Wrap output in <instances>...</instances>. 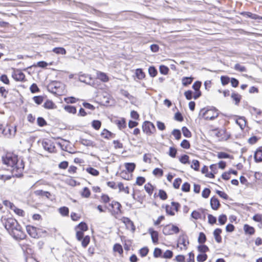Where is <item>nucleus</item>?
Masks as SVG:
<instances>
[{"instance_id": "obj_45", "label": "nucleus", "mask_w": 262, "mask_h": 262, "mask_svg": "<svg viewBox=\"0 0 262 262\" xmlns=\"http://www.w3.org/2000/svg\"><path fill=\"white\" fill-rule=\"evenodd\" d=\"M37 124L40 127H43L47 125V122L42 117H39L37 118Z\"/></svg>"}, {"instance_id": "obj_49", "label": "nucleus", "mask_w": 262, "mask_h": 262, "mask_svg": "<svg viewBox=\"0 0 262 262\" xmlns=\"http://www.w3.org/2000/svg\"><path fill=\"white\" fill-rule=\"evenodd\" d=\"M48 233L46 230L37 228V238L40 237H45L47 235Z\"/></svg>"}, {"instance_id": "obj_31", "label": "nucleus", "mask_w": 262, "mask_h": 262, "mask_svg": "<svg viewBox=\"0 0 262 262\" xmlns=\"http://www.w3.org/2000/svg\"><path fill=\"white\" fill-rule=\"evenodd\" d=\"M232 99L235 101V104L238 105L241 100L242 96L238 93H233L231 96Z\"/></svg>"}, {"instance_id": "obj_60", "label": "nucleus", "mask_w": 262, "mask_h": 262, "mask_svg": "<svg viewBox=\"0 0 262 262\" xmlns=\"http://www.w3.org/2000/svg\"><path fill=\"white\" fill-rule=\"evenodd\" d=\"M180 146L184 149H189L190 147V144L188 140L184 139L180 144Z\"/></svg>"}, {"instance_id": "obj_51", "label": "nucleus", "mask_w": 262, "mask_h": 262, "mask_svg": "<svg viewBox=\"0 0 262 262\" xmlns=\"http://www.w3.org/2000/svg\"><path fill=\"white\" fill-rule=\"evenodd\" d=\"M190 167L194 170L199 171L200 169V162L198 160H193Z\"/></svg>"}, {"instance_id": "obj_11", "label": "nucleus", "mask_w": 262, "mask_h": 262, "mask_svg": "<svg viewBox=\"0 0 262 262\" xmlns=\"http://www.w3.org/2000/svg\"><path fill=\"white\" fill-rule=\"evenodd\" d=\"M26 230L30 236L34 238H37V228L33 226L27 225Z\"/></svg>"}, {"instance_id": "obj_15", "label": "nucleus", "mask_w": 262, "mask_h": 262, "mask_svg": "<svg viewBox=\"0 0 262 262\" xmlns=\"http://www.w3.org/2000/svg\"><path fill=\"white\" fill-rule=\"evenodd\" d=\"M254 159L256 163L262 162V146L256 149L254 154Z\"/></svg>"}, {"instance_id": "obj_21", "label": "nucleus", "mask_w": 262, "mask_h": 262, "mask_svg": "<svg viewBox=\"0 0 262 262\" xmlns=\"http://www.w3.org/2000/svg\"><path fill=\"white\" fill-rule=\"evenodd\" d=\"M79 142L80 144L86 146L94 147L95 146L94 142L90 140L80 138Z\"/></svg>"}, {"instance_id": "obj_1", "label": "nucleus", "mask_w": 262, "mask_h": 262, "mask_svg": "<svg viewBox=\"0 0 262 262\" xmlns=\"http://www.w3.org/2000/svg\"><path fill=\"white\" fill-rule=\"evenodd\" d=\"M1 221L10 235L14 239H24L26 237V235L23 231L21 226L15 219L2 216Z\"/></svg>"}, {"instance_id": "obj_61", "label": "nucleus", "mask_w": 262, "mask_h": 262, "mask_svg": "<svg viewBox=\"0 0 262 262\" xmlns=\"http://www.w3.org/2000/svg\"><path fill=\"white\" fill-rule=\"evenodd\" d=\"M158 195L162 200H165L167 199V194L166 191L163 189H160Z\"/></svg>"}, {"instance_id": "obj_38", "label": "nucleus", "mask_w": 262, "mask_h": 262, "mask_svg": "<svg viewBox=\"0 0 262 262\" xmlns=\"http://www.w3.org/2000/svg\"><path fill=\"white\" fill-rule=\"evenodd\" d=\"M113 250L115 252H118L119 254L121 255L123 253L122 247L120 244L116 243L114 245Z\"/></svg>"}, {"instance_id": "obj_40", "label": "nucleus", "mask_w": 262, "mask_h": 262, "mask_svg": "<svg viewBox=\"0 0 262 262\" xmlns=\"http://www.w3.org/2000/svg\"><path fill=\"white\" fill-rule=\"evenodd\" d=\"M116 176H120L122 179L126 180H130V177L128 174V172H127L125 170L121 171L119 174L118 172H117L116 173Z\"/></svg>"}, {"instance_id": "obj_12", "label": "nucleus", "mask_w": 262, "mask_h": 262, "mask_svg": "<svg viewBox=\"0 0 262 262\" xmlns=\"http://www.w3.org/2000/svg\"><path fill=\"white\" fill-rule=\"evenodd\" d=\"M148 233L150 234L151 240L154 244H157L159 241V233L152 228H149L148 230Z\"/></svg>"}, {"instance_id": "obj_58", "label": "nucleus", "mask_w": 262, "mask_h": 262, "mask_svg": "<svg viewBox=\"0 0 262 262\" xmlns=\"http://www.w3.org/2000/svg\"><path fill=\"white\" fill-rule=\"evenodd\" d=\"M33 100L38 105L41 104L43 101V97L42 96H35L33 97Z\"/></svg>"}, {"instance_id": "obj_52", "label": "nucleus", "mask_w": 262, "mask_h": 262, "mask_svg": "<svg viewBox=\"0 0 262 262\" xmlns=\"http://www.w3.org/2000/svg\"><path fill=\"white\" fill-rule=\"evenodd\" d=\"M120 129L124 128L126 127V120L124 118H122L119 119V121L118 122L117 125Z\"/></svg>"}, {"instance_id": "obj_14", "label": "nucleus", "mask_w": 262, "mask_h": 262, "mask_svg": "<svg viewBox=\"0 0 262 262\" xmlns=\"http://www.w3.org/2000/svg\"><path fill=\"white\" fill-rule=\"evenodd\" d=\"M211 208L214 210H217L221 206L219 199L215 196L210 199Z\"/></svg>"}, {"instance_id": "obj_35", "label": "nucleus", "mask_w": 262, "mask_h": 262, "mask_svg": "<svg viewBox=\"0 0 262 262\" xmlns=\"http://www.w3.org/2000/svg\"><path fill=\"white\" fill-rule=\"evenodd\" d=\"M148 74L151 77H155L158 74V71L154 66H150L148 68Z\"/></svg>"}, {"instance_id": "obj_18", "label": "nucleus", "mask_w": 262, "mask_h": 262, "mask_svg": "<svg viewBox=\"0 0 262 262\" xmlns=\"http://www.w3.org/2000/svg\"><path fill=\"white\" fill-rule=\"evenodd\" d=\"M222 230L220 228H216L213 231V235L215 238V241L220 243L222 242V237L221 236V234L222 233Z\"/></svg>"}, {"instance_id": "obj_43", "label": "nucleus", "mask_w": 262, "mask_h": 262, "mask_svg": "<svg viewBox=\"0 0 262 262\" xmlns=\"http://www.w3.org/2000/svg\"><path fill=\"white\" fill-rule=\"evenodd\" d=\"M101 122L98 120H94L92 122V126L95 130H99L101 126Z\"/></svg>"}, {"instance_id": "obj_53", "label": "nucleus", "mask_w": 262, "mask_h": 262, "mask_svg": "<svg viewBox=\"0 0 262 262\" xmlns=\"http://www.w3.org/2000/svg\"><path fill=\"white\" fill-rule=\"evenodd\" d=\"M172 135L177 140H179L181 138L182 134L180 129H174L172 132Z\"/></svg>"}, {"instance_id": "obj_28", "label": "nucleus", "mask_w": 262, "mask_h": 262, "mask_svg": "<svg viewBox=\"0 0 262 262\" xmlns=\"http://www.w3.org/2000/svg\"><path fill=\"white\" fill-rule=\"evenodd\" d=\"M217 158L220 159H233V157L225 152H219L217 156Z\"/></svg>"}, {"instance_id": "obj_6", "label": "nucleus", "mask_w": 262, "mask_h": 262, "mask_svg": "<svg viewBox=\"0 0 262 262\" xmlns=\"http://www.w3.org/2000/svg\"><path fill=\"white\" fill-rule=\"evenodd\" d=\"M42 145L45 150L48 151L49 152H54L55 150V146L54 142L49 139H46L42 142Z\"/></svg>"}, {"instance_id": "obj_17", "label": "nucleus", "mask_w": 262, "mask_h": 262, "mask_svg": "<svg viewBox=\"0 0 262 262\" xmlns=\"http://www.w3.org/2000/svg\"><path fill=\"white\" fill-rule=\"evenodd\" d=\"M97 78L103 82H107L110 79L106 73L100 71H97Z\"/></svg>"}, {"instance_id": "obj_54", "label": "nucleus", "mask_w": 262, "mask_h": 262, "mask_svg": "<svg viewBox=\"0 0 262 262\" xmlns=\"http://www.w3.org/2000/svg\"><path fill=\"white\" fill-rule=\"evenodd\" d=\"M59 212L62 216H66L68 215L69 213V210L67 207L63 206L59 208Z\"/></svg>"}, {"instance_id": "obj_57", "label": "nucleus", "mask_w": 262, "mask_h": 262, "mask_svg": "<svg viewBox=\"0 0 262 262\" xmlns=\"http://www.w3.org/2000/svg\"><path fill=\"white\" fill-rule=\"evenodd\" d=\"M191 217L196 220L201 219L202 215L199 211L195 210L191 212Z\"/></svg>"}, {"instance_id": "obj_34", "label": "nucleus", "mask_w": 262, "mask_h": 262, "mask_svg": "<svg viewBox=\"0 0 262 262\" xmlns=\"http://www.w3.org/2000/svg\"><path fill=\"white\" fill-rule=\"evenodd\" d=\"M198 250L201 253H206V252L209 251V249L207 246L203 244L198 246Z\"/></svg>"}, {"instance_id": "obj_22", "label": "nucleus", "mask_w": 262, "mask_h": 262, "mask_svg": "<svg viewBox=\"0 0 262 262\" xmlns=\"http://www.w3.org/2000/svg\"><path fill=\"white\" fill-rule=\"evenodd\" d=\"M101 136L104 138L109 139L114 137V134L107 129H103L101 133Z\"/></svg>"}, {"instance_id": "obj_29", "label": "nucleus", "mask_w": 262, "mask_h": 262, "mask_svg": "<svg viewBox=\"0 0 262 262\" xmlns=\"http://www.w3.org/2000/svg\"><path fill=\"white\" fill-rule=\"evenodd\" d=\"M186 241H187V244H189V241L187 238V236L186 235H180L178 239V243L183 245L184 247L187 246V244H186Z\"/></svg>"}, {"instance_id": "obj_56", "label": "nucleus", "mask_w": 262, "mask_h": 262, "mask_svg": "<svg viewBox=\"0 0 262 262\" xmlns=\"http://www.w3.org/2000/svg\"><path fill=\"white\" fill-rule=\"evenodd\" d=\"M81 195L82 197L88 198L91 195V191L89 188L85 187L83 189V191L81 193Z\"/></svg>"}, {"instance_id": "obj_20", "label": "nucleus", "mask_w": 262, "mask_h": 262, "mask_svg": "<svg viewBox=\"0 0 262 262\" xmlns=\"http://www.w3.org/2000/svg\"><path fill=\"white\" fill-rule=\"evenodd\" d=\"M244 230L246 234L252 235L255 233V229L252 226L248 224H245L244 226Z\"/></svg>"}, {"instance_id": "obj_5", "label": "nucleus", "mask_w": 262, "mask_h": 262, "mask_svg": "<svg viewBox=\"0 0 262 262\" xmlns=\"http://www.w3.org/2000/svg\"><path fill=\"white\" fill-rule=\"evenodd\" d=\"M79 80L81 82L96 87L95 80L92 79L90 75L80 73Z\"/></svg>"}, {"instance_id": "obj_46", "label": "nucleus", "mask_w": 262, "mask_h": 262, "mask_svg": "<svg viewBox=\"0 0 262 262\" xmlns=\"http://www.w3.org/2000/svg\"><path fill=\"white\" fill-rule=\"evenodd\" d=\"M144 189L148 194L151 195L153 192L154 186L150 183H148L144 185Z\"/></svg>"}, {"instance_id": "obj_64", "label": "nucleus", "mask_w": 262, "mask_h": 262, "mask_svg": "<svg viewBox=\"0 0 262 262\" xmlns=\"http://www.w3.org/2000/svg\"><path fill=\"white\" fill-rule=\"evenodd\" d=\"M177 154V150L175 147L172 146L169 147L168 155L170 157L173 158H176Z\"/></svg>"}, {"instance_id": "obj_39", "label": "nucleus", "mask_w": 262, "mask_h": 262, "mask_svg": "<svg viewBox=\"0 0 262 262\" xmlns=\"http://www.w3.org/2000/svg\"><path fill=\"white\" fill-rule=\"evenodd\" d=\"M214 130L216 131L215 136L218 138H221V139L223 140L224 135L226 133V130L225 129H218L217 128H216Z\"/></svg>"}, {"instance_id": "obj_23", "label": "nucleus", "mask_w": 262, "mask_h": 262, "mask_svg": "<svg viewBox=\"0 0 262 262\" xmlns=\"http://www.w3.org/2000/svg\"><path fill=\"white\" fill-rule=\"evenodd\" d=\"M194 78L192 76L190 77H184L182 79V83L183 86H187L190 84L193 80Z\"/></svg>"}, {"instance_id": "obj_27", "label": "nucleus", "mask_w": 262, "mask_h": 262, "mask_svg": "<svg viewBox=\"0 0 262 262\" xmlns=\"http://www.w3.org/2000/svg\"><path fill=\"white\" fill-rule=\"evenodd\" d=\"M79 229V231H86L88 230V226L84 222H81L78 225L75 227V229Z\"/></svg>"}, {"instance_id": "obj_48", "label": "nucleus", "mask_w": 262, "mask_h": 262, "mask_svg": "<svg viewBox=\"0 0 262 262\" xmlns=\"http://www.w3.org/2000/svg\"><path fill=\"white\" fill-rule=\"evenodd\" d=\"M182 131L183 134V136L186 138H190L192 136L191 132L189 130V129L186 127L183 126L182 128Z\"/></svg>"}, {"instance_id": "obj_4", "label": "nucleus", "mask_w": 262, "mask_h": 262, "mask_svg": "<svg viewBox=\"0 0 262 262\" xmlns=\"http://www.w3.org/2000/svg\"><path fill=\"white\" fill-rule=\"evenodd\" d=\"M142 127L143 132L148 136H151L156 131L155 126L149 121H145Z\"/></svg>"}, {"instance_id": "obj_32", "label": "nucleus", "mask_w": 262, "mask_h": 262, "mask_svg": "<svg viewBox=\"0 0 262 262\" xmlns=\"http://www.w3.org/2000/svg\"><path fill=\"white\" fill-rule=\"evenodd\" d=\"M86 171L93 176L96 177L99 174V171L98 170L90 166L86 168Z\"/></svg>"}, {"instance_id": "obj_10", "label": "nucleus", "mask_w": 262, "mask_h": 262, "mask_svg": "<svg viewBox=\"0 0 262 262\" xmlns=\"http://www.w3.org/2000/svg\"><path fill=\"white\" fill-rule=\"evenodd\" d=\"M122 221L125 224L127 229H130L133 232L135 231V226L133 222L129 218L124 216L122 218Z\"/></svg>"}, {"instance_id": "obj_9", "label": "nucleus", "mask_w": 262, "mask_h": 262, "mask_svg": "<svg viewBox=\"0 0 262 262\" xmlns=\"http://www.w3.org/2000/svg\"><path fill=\"white\" fill-rule=\"evenodd\" d=\"M62 86L63 87V83L58 81H54L49 85L48 90L50 92L53 94L55 90Z\"/></svg>"}, {"instance_id": "obj_44", "label": "nucleus", "mask_w": 262, "mask_h": 262, "mask_svg": "<svg viewBox=\"0 0 262 262\" xmlns=\"http://www.w3.org/2000/svg\"><path fill=\"white\" fill-rule=\"evenodd\" d=\"M208 255L206 253H200L196 256V260L198 262H204L207 260Z\"/></svg>"}, {"instance_id": "obj_26", "label": "nucleus", "mask_w": 262, "mask_h": 262, "mask_svg": "<svg viewBox=\"0 0 262 262\" xmlns=\"http://www.w3.org/2000/svg\"><path fill=\"white\" fill-rule=\"evenodd\" d=\"M125 167L127 172L132 173L134 171L136 168V164L135 163H125Z\"/></svg>"}, {"instance_id": "obj_47", "label": "nucleus", "mask_w": 262, "mask_h": 262, "mask_svg": "<svg viewBox=\"0 0 262 262\" xmlns=\"http://www.w3.org/2000/svg\"><path fill=\"white\" fill-rule=\"evenodd\" d=\"M149 252V249L147 247H144L140 249L139 251V253L141 257H145Z\"/></svg>"}, {"instance_id": "obj_19", "label": "nucleus", "mask_w": 262, "mask_h": 262, "mask_svg": "<svg viewBox=\"0 0 262 262\" xmlns=\"http://www.w3.org/2000/svg\"><path fill=\"white\" fill-rule=\"evenodd\" d=\"M246 119L245 117L239 116L236 120V123L242 129H243L246 125Z\"/></svg>"}, {"instance_id": "obj_63", "label": "nucleus", "mask_w": 262, "mask_h": 262, "mask_svg": "<svg viewBox=\"0 0 262 262\" xmlns=\"http://www.w3.org/2000/svg\"><path fill=\"white\" fill-rule=\"evenodd\" d=\"M230 78L227 76H222L221 77V81L223 85L228 84L230 81Z\"/></svg>"}, {"instance_id": "obj_7", "label": "nucleus", "mask_w": 262, "mask_h": 262, "mask_svg": "<svg viewBox=\"0 0 262 262\" xmlns=\"http://www.w3.org/2000/svg\"><path fill=\"white\" fill-rule=\"evenodd\" d=\"M5 132L4 133L3 136L8 138H11L15 136V134L17 130V126H14V127H12L8 124L5 126Z\"/></svg>"}, {"instance_id": "obj_42", "label": "nucleus", "mask_w": 262, "mask_h": 262, "mask_svg": "<svg viewBox=\"0 0 262 262\" xmlns=\"http://www.w3.org/2000/svg\"><path fill=\"white\" fill-rule=\"evenodd\" d=\"M179 161L181 163L184 164H189V157L187 155L184 154L179 158Z\"/></svg>"}, {"instance_id": "obj_2", "label": "nucleus", "mask_w": 262, "mask_h": 262, "mask_svg": "<svg viewBox=\"0 0 262 262\" xmlns=\"http://www.w3.org/2000/svg\"><path fill=\"white\" fill-rule=\"evenodd\" d=\"M3 163L7 166L13 167V173L14 176L16 178H21L23 176V171L24 168V163L21 160L20 166L18 165L17 155L12 153L7 152L2 158Z\"/></svg>"}, {"instance_id": "obj_24", "label": "nucleus", "mask_w": 262, "mask_h": 262, "mask_svg": "<svg viewBox=\"0 0 262 262\" xmlns=\"http://www.w3.org/2000/svg\"><path fill=\"white\" fill-rule=\"evenodd\" d=\"M43 106L46 109H55L57 107L55 104L50 100H47L43 104Z\"/></svg>"}, {"instance_id": "obj_30", "label": "nucleus", "mask_w": 262, "mask_h": 262, "mask_svg": "<svg viewBox=\"0 0 262 262\" xmlns=\"http://www.w3.org/2000/svg\"><path fill=\"white\" fill-rule=\"evenodd\" d=\"M64 109L66 111L68 112L69 113H71L72 114H75L77 112L76 107L75 106L67 105H65L64 107Z\"/></svg>"}, {"instance_id": "obj_13", "label": "nucleus", "mask_w": 262, "mask_h": 262, "mask_svg": "<svg viewBox=\"0 0 262 262\" xmlns=\"http://www.w3.org/2000/svg\"><path fill=\"white\" fill-rule=\"evenodd\" d=\"M240 14L246 18H250L255 20H262V16H259L256 14L252 13L250 12L243 11L240 13Z\"/></svg>"}, {"instance_id": "obj_36", "label": "nucleus", "mask_w": 262, "mask_h": 262, "mask_svg": "<svg viewBox=\"0 0 262 262\" xmlns=\"http://www.w3.org/2000/svg\"><path fill=\"white\" fill-rule=\"evenodd\" d=\"M80 241L81 242V245L83 248H86L90 242V236L85 235Z\"/></svg>"}, {"instance_id": "obj_25", "label": "nucleus", "mask_w": 262, "mask_h": 262, "mask_svg": "<svg viewBox=\"0 0 262 262\" xmlns=\"http://www.w3.org/2000/svg\"><path fill=\"white\" fill-rule=\"evenodd\" d=\"M135 74L136 77L139 80H142L145 77V73L143 72V69L141 68H138L136 70Z\"/></svg>"}, {"instance_id": "obj_33", "label": "nucleus", "mask_w": 262, "mask_h": 262, "mask_svg": "<svg viewBox=\"0 0 262 262\" xmlns=\"http://www.w3.org/2000/svg\"><path fill=\"white\" fill-rule=\"evenodd\" d=\"M52 51L57 54L65 55L67 53L66 50L63 47H55L53 49Z\"/></svg>"}, {"instance_id": "obj_37", "label": "nucleus", "mask_w": 262, "mask_h": 262, "mask_svg": "<svg viewBox=\"0 0 262 262\" xmlns=\"http://www.w3.org/2000/svg\"><path fill=\"white\" fill-rule=\"evenodd\" d=\"M163 251L161 249L159 248H155L154 249V251L153 253V255L155 258H159L162 257L163 256Z\"/></svg>"}, {"instance_id": "obj_50", "label": "nucleus", "mask_w": 262, "mask_h": 262, "mask_svg": "<svg viewBox=\"0 0 262 262\" xmlns=\"http://www.w3.org/2000/svg\"><path fill=\"white\" fill-rule=\"evenodd\" d=\"M169 70L168 67L165 65H160L159 67V71L161 74L167 75L168 73Z\"/></svg>"}, {"instance_id": "obj_8", "label": "nucleus", "mask_w": 262, "mask_h": 262, "mask_svg": "<svg viewBox=\"0 0 262 262\" xmlns=\"http://www.w3.org/2000/svg\"><path fill=\"white\" fill-rule=\"evenodd\" d=\"M12 76L17 81H24L25 79V75L19 70L15 71L12 73Z\"/></svg>"}, {"instance_id": "obj_62", "label": "nucleus", "mask_w": 262, "mask_h": 262, "mask_svg": "<svg viewBox=\"0 0 262 262\" xmlns=\"http://www.w3.org/2000/svg\"><path fill=\"white\" fill-rule=\"evenodd\" d=\"M234 69L235 70L241 72L247 71L246 67L241 65L239 63H236L234 66Z\"/></svg>"}, {"instance_id": "obj_3", "label": "nucleus", "mask_w": 262, "mask_h": 262, "mask_svg": "<svg viewBox=\"0 0 262 262\" xmlns=\"http://www.w3.org/2000/svg\"><path fill=\"white\" fill-rule=\"evenodd\" d=\"M218 110L213 106L203 108L200 110L199 116L205 120H213L219 116Z\"/></svg>"}, {"instance_id": "obj_55", "label": "nucleus", "mask_w": 262, "mask_h": 262, "mask_svg": "<svg viewBox=\"0 0 262 262\" xmlns=\"http://www.w3.org/2000/svg\"><path fill=\"white\" fill-rule=\"evenodd\" d=\"M78 100V99L76 98L73 96L66 97L64 98V101L67 103H75Z\"/></svg>"}, {"instance_id": "obj_16", "label": "nucleus", "mask_w": 262, "mask_h": 262, "mask_svg": "<svg viewBox=\"0 0 262 262\" xmlns=\"http://www.w3.org/2000/svg\"><path fill=\"white\" fill-rule=\"evenodd\" d=\"M36 195L40 196L42 197H45L47 199L52 200L51 197L52 196L51 193L47 191H44L43 190H37L34 192Z\"/></svg>"}, {"instance_id": "obj_41", "label": "nucleus", "mask_w": 262, "mask_h": 262, "mask_svg": "<svg viewBox=\"0 0 262 262\" xmlns=\"http://www.w3.org/2000/svg\"><path fill=\"white\" fill-rule=\"evenodd\" d=\"M207 240L206 235L204 232H201L199 233V235L198 239V242L200 244H204Z\"/></svg>"}, {"instance_id": "obj_59", "label": "nucleus", "mask_w": 262, "mask_h": 262, "mask_svg": "<svg viewBox=\"0 0 262 262\" xmlns=\"http://www.w3.org/2000/svg\"><path fill=\"white\" fill-rule=\"evenodd\" d=\"M173 256V252L170 250H167L163 254L162 258L170 259Z\"/></svg>"}]
</instances>
